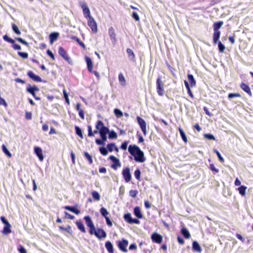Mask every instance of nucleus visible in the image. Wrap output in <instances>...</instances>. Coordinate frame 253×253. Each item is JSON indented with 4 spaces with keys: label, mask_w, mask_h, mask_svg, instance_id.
I'll list each match as a JSON object with an SVG mask.
<instances>
[{
    "label": "nucleus",
    "mask_w": 253,
    "mask_h": 253,
    "mask_svg": "<svg viewBox=\"0 0 253 253\" xmlns=\"http://www.w3.org/2000/svg\"><path fill=\"white\" fill-rule=\"evenodd\" d=\"M223 24L222 21H219L214 23L213 25V31H219V29L221 27Z\"/></svg>",
    "instance_id": "473e14b6"
},
{
    "label": "nucleus",
    "mask_w": 253,
    "mask_h": 253,
    "mask_svg": "<svg viewBox=\"0 0 253 253\" xmlns=\"http://www.w3.org/2000/svg\"><path fill=\"white\" fill-rule=\"evenodd\" d=\"M47 54L53 60L55 59V57L53 53L49 49H47L46 51Z\"/></svg>",
    "instance_id": "69168bd1"
},
{
    "label": "nucleus",
    "mask_w": 253,
    "mask_h": 253,
    "mask_svg": "<svg viewBox=\"0 0 253 253\" xmlns=\"http://www.w3.org/2000/svg\"><path fill=\"white\" fill-rule=\"evenodd\" d=\"M128 142L127 141L123 142L120 146V148L122 150H126L127 148Z\"/></svg>",
    "instance_id": "bf43d9fd"
},
{
    "label": "nucleus",
    "mask_w": 253,
    "mask_h": 253,
    "mask_svg": "<svg viewBox=\"0 0 253 253\" xmlns=\"http://www.w3.org/2000/svg\"><path fill=\"white\" fill-rule=\"evenodd\" d=\"M95 128L99 130L100 139L105 143L107 139V134L109 131V128L105 126L103 123L100 120H98L96 122Z\"/></svg>",
    "instance_id": "7ed1b4c3"
},
{
    "label": "nucleus",
    "mask_w": 253,
    "mask_h": 253,
    "mask_svg": "<svg viewBox=\"0 0 253 253\" xmlns=\"http://www.w3.org/2000/svg\"><path fill=\"white\" fill-rule=\"evenodd\" d=\"M136 120L137 121V123L138 124L142 132L143 133L144 135H146L147 131H146V123L144 119L141 118L139 116H137L136 117Z\"/></svg>",
    "instance_id": "9d476101"
},
{
    "label": "nucleus",
    "mask_w": 253,
    "mask_h": 253,
    "mask_svg": "<svg viewBox=\"0 0 253 253\" xmlns=\"http://www.w3.org/2000/svg\"><path fill=\"white\" fill-rule=\"evenodd\" d=\"M107 134H108V138L109 139H114L117 138V134L114 130H110L109 129Z\"/></svg>",
    "instance_id": "72a5a7b5"
},
{
    "label": "nucleus",
    "mask_w": 253,
    "mask_h": 253,
    "mask_svg": "<svg viewBox=\"0 0 253 253\" xmlns=\"http://www.w3.org/2000/svg\"><path fill=\"white\" fill-rule=\"evenodd\" d=\"M79 3L80 6L82 8L84 16L86 18H89V17H92L90 15V10L86 3L84 1H80Z\"/></svg>",
    "instance_id": "39448f33"
},
{
    "label": "nucleus",
    "mask_w": 253,
    "mask_h": 253,
    "mask_svg": "<svg viewBox=\"0 0 253 253\" xmlns=\"http://www.w3.org/2000/svg\"><path fill=\"white\" fill-rule=\"evenodd\" d=\"M18 55H19L20 57H21L23 59H26L28 57V53L27 52H25L19 51V52H18Z\"/></svg>",
    "instance_id": "6e6d98bb"
},
{
    "label": "nucleus",
    "mask_w": 253,
    "mask_h": 253,
    "mask_svg": "<svg viewBox=\"0 0 253 253\" xmlns=\"http://www.w3.org/2000/svg\"><path fill=\"white\" fill-rule=\"evenodd\" d=\"M204 138L210 140H215V138L214 135L211 133H205L204 134Z\"/></svg>",
    "instance_id": "c03bdc74"
},
{
    "label": "nucleus",
    "mask_w": 253,
    "mask_h": 253,
    "mask_svg": "<svg viewBox=\"0 0 253 253\" xmlns=\"http://www.w3.org/2000/svg\"><path fill=\"white\" fill-rule=\"evenodd\" d=\"M60 230H64L71 234L72 232L71 230V226L70 225H68L66 227H64L63 226H60L59 227Z\"/></svg>",
    "instance_id": "603ef678"
},
{
    "label": "nucleus",
    "mask_w": 253,
    "mask_h": 253,
    "mask_svg": "<svg viewBox=\"0 0 253 253\" xmlns=\"http://www.w3.org/2000/svg\"><path fill=\"white\" fill-rule=\"evenodd\" d=\"M115 143L113 142L108 144L107 145V148L108 152H112L114 150V147H115Z\"/></svg>",
    "instance_id": "49530a36"
},
{
    "label": "nucleus",
    "mask_w": 253,
    "mask_h": 253,
    "mask_svg": "<svg viewBox=\"0 0 253 253\" xmlns=\"http://www.w3.org/2000/svg\"><path fill=\"white\" fill-rule=\"evenodd\" d=\"M138 193V191L136 190H131L129 192V196L132 198H135Z\"/></svg>",
    "instance_id": "4d7b16f0"
},
{
    "label": "nucleus",
    "mask_w": 253,
    "mask_h": 253,
    "mask_svg": "<svg viewBox=\"0 0 253 253\" xmlns=\"http://www.w3.org/2000/svg\"><path fill=\"white\" fill-rule=\"evenodd\" d=\"M92 198L95 201H99L100 199V196L97 191H93L91 192Z\"/></svg>",
    "instance_id": "c9c22d12"
},
{
    "label": "nucleus",
    "mask_w": 253,
    "mask_h": 253,
    "mask_svg": "<svg viewBox=\"0 0 253 253\" xmlns=\"http://www.w3.org/2000/svg\"><path fill=\"white\" fill-rule=\"evenodd\" d=\"M0 220L1 222L4 225L2 231V233L4 235H6L10 233L11 232V226L9 223L8 221L3 216L0 217Z\"/></svg>",
    "instance_id": "20e7f679"
},
{
    "label": "nucleus",
    "mask_w": 253,
    "mask_h": 253,
    "mask_svg": "<svg viewBox=\"0 0 253 253\" xmlns=\"http://www.w3.org/2000/svg\"><path fill=\"white\" fill-rule=\"evenodd\" d=\"M181 233L185 239H189L190 238V234L188 230L185 227L182 228Z\"/></svg>",
    "instance_id": "c85d7f7f"
},
{
    "label": "nucleus",
    "mask_w": 253,
    "mask_h": 253,
    "mask_svg": "<svg viewBox=\"0 0 253 253\" xmlns=\"http://www.w3.org/2000/svg\"><path fill=\"white\" fill-rule=\"evenodd\" d=\"M123 217L124 220L129 224H139L140 223V221L137 218H132L129 212L124 214Z\"/></svg>",
    "instance_id": "423d86ee"
},
{
    "label": "nucleus",
    "mask_w": 253,
    "mask_h": 253,
    "mask_svg": "<svg viewBox=\"0 0 253 253\" xmlns=\"http://www.w3.org/2000/svg\"><path fill=\"white\" fill-rule=\"evenodd\" d=\"M132 17L134 20H135L136 21H139V19H140L139 16L138 15V14L135 11L132 12Z\"/></svg>",
    "instance_id": "13d9d810"
},
{
    "label": "nucleus",
    "mask_w": 253,
    "mask_h": 253,
    "mask_svg": "<svg viewBox=\"0 0 253 253\" xmlns=\"http://www.w3.org/2000/svg\"><path fill=\"white\" fill-rule=\"evenodd\" d=\"M128 151L129 154L134 157V160L136 162L143 163L146 159L144 152L137 145H130L128 147Z\"/></svg>",
    "instance_id": "f03ea898"
},
{
    "label": "nucleus",
    "mask_w": 253,
    "mask_h": 253,
    "mask_svg": "<svg viewBox=\"0 0 253 253\" xmlns=\"http://www.w3.org/2000/svg\"><path fill=\"white\" fill-rule=\"evenodd\" d=\"M34 152L38 157L40 161H42L43 160V156L42 154V151L41 148L39 147H35L34 148Z\"/></svg>",
    "instance_id": "a211bd4d"
},
{
    "label": "nucleus",
    "mask_w": 253,
    "mask_h": 253,
    "mask_svg": "<svg viewBox=\"0 0 253 253\" xmlns=\"http://www.w3.org/2000/svg\"><path fill=\"white\" fill-rule=\"evenodd\" d=\"M178 130L179 131V133H180V136H181L182 140L184 142H187V137H186V135L184 130H183V129L181 127H179Z\"/></svg>",
    "instance_id": "f704fd0d"
},
{
    "label": "nucleus",
    "mask_w": 253,
    "mask_h": 253,
    "mask_svg": "<svg viewBox=\"0 0 253 253\" xmlns=\"http://www.w3.org/2000/svg\"><path fill=\"white\" fill-rule=\"evenodd\" d=\"M95 143L98 145L104 146L105 143L103 142L101 139L97 138L95 139Z\"/></svg>",
    "instance_id": "e2e57ef3"
},
{
    "label": "nucleus",
    "mask_w": 253,
    "mask_h": 253,
    "mask_svg": "<svg viewBox=\"0 0 253 253\" xmlns=\"http://www.w3.org/2000/svg\"><path fill=\"white\" fill-rule=\"evenodd\" d=\"M64 213L65 214V217L66 218H67L70 219H74V218H75L74 215L70 214V213H69L67 211H65Z\"/></svg>",
    "instance_id": "338daca9"
},
{
    "label": "nucleus",
    "mask_w": 253,
    "mask_h": 253,
    "mask_svg": "<svg viewBox=\"0 0 253 253\" xmlns=\"http://www.w3.org/2000/svg\"><path fill=\"white\" fill-rule=\"evenodd\" d=\"M241 95L238 93H230L228 94V98L230 99L235 97H240Z\"/></svg>",
    "instance_id": "3c124183"
},
{
    "label": "nucleus",
    "mask_w": 253,
    "mask_h": 253,
    "mask_svg": "<svg viewBox=\"0 0 253 253\" xmlns=\"http://www.w3.org/2000/svg\"><path fill=\"white\" fill-rule=\"evenodd\" d=\"M27 76L31 79H32V80H33L35 82H42V80L41 79V78L40 76L35 74L34 73V72L32 71H29L27 72Z\"/></svg>",
    "instance_id": "dca6fc26"
},
{
    "label": "nucleus",
    "mask_w": 253,
    "mask_h": 253,
    "mask_svg": "<svg viewBox=\"0 0 253 253\" xmlns=\"http://www.w3.org/2000/svg\"><path fill=\"white\" fill-rule=\"evenodd\" d=\"M209 168L212 171H214L215 172H218V171H219L218 169H216L215 167V166H214L213 164H211L210 165Z\"/></svg>",
    "instance_id": "680f3d73"
},
{
    "label": "nucleus",
    "mask_w": 253,
    "mask_h": 253,
    "mask_svg": "<svg viewBox=\"0 0 253 253\" xmlns=\"http://www.w3.org/2000/svg\"><path fill=\"white\" fill-rule=\"evenodd\" d=\"M122 175L126 182H128L130 181L131 175L130 172V169L128 167H126L123 169Z\"/></svg>",
    "instance_id": "ddd939ff"
},
{
    "label": "nucleus",
    "mask_w": 253,
    "mask_h": 253,
    "mask_svg": "<svg viewBox=\"0 0 253 253\" xmlns=\"http://www.w3.org/2000/svg\"><path fill=\"white\" fill-rule=\"evenodd\" d=\"M86 226L89 228V233L90 235H94L98 239L101 240L107 236L106 232L102 228L96 229L95 226L89 215L85 216L84 218Z\"/></svg>",
    "instance_id": "f257e3e1"
},
{
    "label": "nucleus",
    "mask_w": 253,
    "mask_h": 253,
    "mask_svg": "<svg viewBox=\"0 0 253 253\" xmlns=\"http://www.w3.org/2000/svg\"><path fill=\"white\" fill-rule=\"evenodd\" d=\"M157 91L159 95L163 96L164 93L163 83L160 77H159L156 81Z\"/></svg>",
    "instance_id": "0eeeda50"
},
{
    "label": "nucleus",
    "mask_w": 253,
    "mask_h": 253,
    "mask_svg": "<svg viewBox=\"0 0 253 253\" xmlns=\"http://www.w3.org/2000/svg\"><path fill=\"white\" fill-rule=\"evenodd\" d=\"M151 238L153 242L157 244L161 243L163 240L162 236L156 232H154L151 235Z\"/></svg>",
    "instance_id": "2eb2a0df"
},
{
    "label": "nucleus",
    "mask_w": 253,
    "mask_h": 253,
    "mask_svg": "<svg viewBox=\"0 0 253 253\" xmlns=\"http://www.w3.org/2000/svg\"><path fill=\"white\" fill-rule=\"evenodd\" d=\"M32 114L31 112H26L25 114V118L30 120L32 119Z\"/></svg>",
    "instance_id": "774afa93"
},
{
    "label": "nucleus",
    "mask_w": 253,
    "mask_h": 253,
    "mask_svg": "<svg viewBox=\"0 0 253 253\" xmlns=\"http://www.w3.org/2000/svg\"><path fill=\"white\" fill-rule=\"evenodd\" d=\"M100 212L102 216H103L104 218L107 217V215L109 214L108 211L104 207L101 208L100 209Z\"/></svg>",
    "instance_id": "79ce46f5"
},
{
    "label": "nucleus",
    "mask_w": 253,
    "mask_h": 253,
    "mask_svg": "<svg viewBox=\"0 0 253 253\" xmlns=\"http://www.w3.org/2000/svg\"><path fill=\"white\" fill-rule=\"evenodd\" d=\"M72 39L75 40L80 46H81L84 48H85V44L82 42H81L80 39L78 38L77 37L74 36L73 37Z\"/></svg>",
    "instance_id": "09e8293b"
},
{
    "label": "nucleus",
    "mask_w": 253,
    "mask_h": 253,
    "mask_svg": "<svg viewBox=\"0 0 253 253\" xmlns=\"http://www.w3.org/2000/svg\"><path fill=\"white\" fill-rule=\"evenodd\" d=\"M64 208L77 215L81 213L80 211L77 209V205L74 206H65Z\"/></svg>",
    "instance_id": "f3484780"
},
{
    "label": "nucleus",
    "mask_w": 253,
    "mask_h": 253,
    "mask_svg": "<svg viewBox=\"0 0 253 253\" xmlns=\"http://www.w3.org/2000/svg\"><path fill=\"white\" fill-rule=\"evenodd\" d=\"M109 35L112 42L116 41L115 32L113 27H110L109 29Z\"/></svg>",
    "instance_id": "a878e982"
},
{
    "label": "nucleus",
    "mask_w": 253,
    "mask_h": 253,
    "mask_svg": "<svg viewBox=\"0 0 253 253\" xmlns=\"http://www.w3.org/2000/svg\"><path fill=\"white\" fill-rule=\"evenodd\" d=\"M75 129L76 131V133L77 135H78L81 138H83V135L82 129L78 126H75Z\"/></svg>",
    "instance_id": "58836bf2"
},
{
    "label": "nucleus",
    "mask_w": 253,
    "mask_h": 253,
    "mask_svg": "<svg viewBox=\"0 0 253 253\" xmlns=\"http://www.w3.org/2000/svg\"><path fill=\"white\" fill-rule=\"evenodd\" d=\"M109 159L113 163L111 167L114 169H117L118 167H120L121 166V164L120 162L119 159L117 158L116 157L113 155H111L109 157Z\"/></svg>",
    "instance_id": "f8f14e48"
},
{
    "label": "nucleus",
    "mask_w": 253,
    "mask_h": 253,
    "mask_svg": "<svg viewBox=\"0 0 253 253\" xmlns=\"http://www.w3.org/2000/svg\"><path fill=\"white\" fill-rule=\"evenodd\" d=\"M187 78L188 81L190 84L191 87H192L195 86L196 85V82L194 78V76L192 74H188L187 75Z\"/></svg>",
    "instance_id": "7c9ffc66"
},
{
    "label": "nucleus",
    "mask_w": 253,
    "mask_h": 253,
    "mask_svg": "<svg viewBox=\"0 0 253 253\" xmlns=\"http://www.w3.org/2000/svg\"><path fill=\"white\" fill-rule=\"evenodd\" d=\"M59 36V34L58 32H55L51 33L49 35L50 43L52 44L55 41H56Z\"/></svg>",
    "instance_id": "aec40b11"
},
{
    "label": "nucleus",
    "mask_w": 253,
    "mask_h": 253,
    "mask_svg": "<svg viewBox=\"0 0 253 253\" xmlns=\"http://www.w3.org/2000/svg\"><path fill=\"white\" fill-rule=\"evenodd\" d=\"M88 19V26L90 28L93 33H96L97 32V26L96 22L92 17H90Z\"/></svg>",
    "instance_id": "4468645a"
},
{
    "label": "nucleus",
    "mask_w": 253,
    "mask_h": 253,
    "mask_svg": "<svg viewBox=\"0 0 253 253\" xmlns=\"http://www.w3.org/2000/svg\"><path fill=\"white\" fill-rule=\"evenodd\" d=\"M247 189V187L244 185H241L238 188V191L239 193L242 196H245L246 194V190Z\"/></svg>",
    "instance_id": "ea45409f"
},
{
    "label": "nucleus",
    "mask_w": 253,
    "mask_h": 253,
    "mask_svg": "<svg viewBox=\"0 0 253 253\" xmlns=\"http://www.w3.org/2000/svg\"><path fill=\"white\" fill-rule=\"evenodd\" d=\"M58 53L69 64L72 65L73 64V61L71 59L70 57L69 56L68 53L66 51V50L62 47H59L58 49Z\"/></svg>",
    "instance_id": "6e6552de"
},
{
    "label": "nucleus",
    "mask_w": 253,
    "mask_h": 253,
    "mask_svg": "<svg viewBox=\"0 0 253 253\" xmlns=\"http://www.w3.org/2000/svg\"><path fill=\"white\" fill-rule=\"evenodd\" d=\"M192 250L194 252L200 253L202 251V248L200 246L198 242L196 241H194L192 243Z\"/></svg>",
    "instance_id": "412c9836"
},
{
    "label": "nucleus",
    "mask_w": 253,
    "mask_h": 253,
    "mask_svg": "<svg viewBox=\"0 0 253 253\" xmlns=\"http://www.w3.org/2000/svg\"><path fill=\"white\" fill-rule=\"evenodd\" d=\"M217 43L218 44L219 51L222 53L223 52L225 48L224 45L220 41L217 42Z\"/></svg>",
    "instance_id": "de8ad7c7"
},
{
    "label": "nucleus",
    "mask_w": 253,
    "mask_h": 253,
    "mask_svg": "<svg viewBox=\"0 0 253 253\" xmlns=\"http://www.w3.org/2000/svg\"><path fill=\"white\" fill-rule=\"evenodd\" d=\"M118 79L121 85L123 86H125L126 85V81L123 73H120L119 74Z\"/></svg>",
    "instance_id": "2f4dec72"
},
{
    "label": "nucleus",
    "mask_w": 253,
    "mask_h": 253,
    "mask_svg": "<svg viewBox=\"0 0 253 253\" xmlns=\"http://www.w3.org/2000/svg\"><path fill=\"white\" fill-rule=\"evenodd\" d=\"M220 32L219 31H214L213 34V42L214 44H216L218 42V40L220 38Z\"/></svg>",
    "instance_id": "393cba45"
},
{
    "label": "nucleus",
    "mask_w": 253,
    "mask_h": 253,
    "mask_svg": "<svg viewBox=\"0 0 253 253\" xmlns=\"http://www.w3.org/2000/svg\"><path fill=\"white\" fill-rule=\"evenodd\" d=\"M12 31L16 34L18 35H21V31L19 30L18 27L15 24H12Z\"/></svg>",
    "instance_id": "a18cd8bd"
},
{
    "label": "nucleus",
    "mask_w": 253,
    "mask_h": 253,
    "mask_svg": "<svg viewBox=\"0 0 253 253\" xmlns=\"http://www.w3.org/2000/svg\"><path fill=\"white\" fill-rule=\"evenodd\" d=\"M1 148L3 152L5 154V155H6L8 157H11V154L7 149V147L5 145L2 144L1 146Z\"/></svg>",
    "instance_id": "e433bc0d"
},
{
    "label": "nucleus",
    "mask_w": 253,
    "mask_h": 253,
    "mask_svg": "<svg viewBox=\"0 0 253 253\" xmlns=\"http://www.w3.org/2000/svg\"><path fill=\"white\" fill-rule=\"evenodd\" d=\"M133 213L138 219H142L143 217V215L141 211L140 208L138 206L134 208Z\"/></svg>",
    "instance_id": "6ab92c4d"
},
{
    "label": "nucleus",
    "mask_w": 253,
    "mask_h": 253,
    "mask_svg": "<svg viewBox=\"0 0 253 253\" xmlns=\"http://www.w3.org/2000/svg\"><path fill=\"white\" fill-rule=\"evenodd\" d=\"M63 96L65 100V102L69 105L70 104V101L68 97V94L65 89H64L63 91Z\"/></svg>",
    "instance_id": "5fc2aeb1"
},
{
    "label": "nucleus",
    "mask_w": 253,
    "mask_h": 253,
    "mask_svg": "<svg viewBox=\"0 0 253 253\" xmlns=\"http://www.w3.org/2000/svg\"><path fill=\"white\" fill-rule=\"evenodd\" d=\"M134 176L137 180H139L140 179L141 171L139 169H137L134 173Z\"/></svg>",
    "instance_id": "8fccbe9b"
},
{
    "label": "nucleus",
    "mask_w": 253,
    "mask_h": 253,
    "mask_svg": "<svg viewBox=\"0 0 253 253\" xmlns=\"http://www.w3.org/2000/svg\"><path fill=\"white\" fill-rule=\"evenodd\" d=\"M105 247L106 250H107V251L109 253H114L113 246L110 241H106L105 244Z\"/></svg>",
    "instance_id": "b1692460"
},
{
    "label": "nucleus",
    "mask_w": 253,
    "mask_h": 253,
    "mask_svg": "<svg viewBox=\"0 0 253 253\" xmlns=\"http://www.w3.org/2000/svg\"><path fill=\"white\" fill-rule=\"evenodd\" d=\"M85 60L87 65V68L88 70L90 72H92V62L91 58L87 56H85Z\"/></svg>",
    "instance_id": "5701e85b"
},
{
    "label": "nucleus",
    "mask_w": 253,
    "mask_h": 253,
    "mask_svg": "<svg viewBox=\"0 0 253 253\" xmlns=\"http://www.w3.org/2000/svg\"><path fill=\"white\" fill-rule=\"evenodd\" d=\"M213 152L216 154L219 161L220 162H224V159L221 156L220 153H219V152L218 151H217V150L216 149H214L213 150Z\"/></svg>",
    "instance_id": "864d4df0"
},
{
    "label": "nucleus",
    "mask_w": 253,
    "mask_h": 253,
    "mask_svg": "<svg viewBox=\"0 0 253 253\" xmlns=\"http://www.w3.org/2000/svg\"><path fill=\"white\" fill-rule=\"evenodd\" d=\"M126 51L128 55V59L131 61H134L135 56L133 51L130 48H127Z\"/></svg>",
    "instance_id": "bb28decb"
},
{
    "label": "nucleus",
    "mask_w": 253,
    "mask_h": 253,
    "mask_svg": "<svg viewBox=\"0 0 253 253\" xmlns=\"http://www.w3.org/2000/svg\"><path fill=\"white\" fill-rule=\"evenodd\" d=\"M26 90L28 93H34L36 91H39V88L36 85L32 86L29 84L26 88Z\"/></svg>",
    "instance_id": "c756f323"
},
{
    "label": "nucleus",
    "mask_w": 253,
    "mask_h": 253,
    "mask_svg": "<svg viewBox=\"0 0 253 253\" xmlns=\"http://www.w3.org/2000/svg\"><path fill=\"white\" fill-rule=\"evenodd\" d=\"M3 40L12 44V46L14 50H20L21 49V46L17 43H15V41L9 38L7 35H4L2 37Z\"/></svg>",
    "instance_id": "1a4fd4ad"
},
{
    "label": "nucleus",
    "mask_w": 253,
    "mask_h": 253,
    "mask_svg": "<svg viewBox=\"0 0 253 253\" xmlns=\"http://www.w3.org/2000/svg\"><path fill=\"white\" fill-rule=\"evenodd\" d=\"M76 224L78 228L83 233H85L86 230L84 224L81 220H77L76 221Z\"/></svg>",
    "instance_id": "cd10ccee"
},
{
    "label": "nucleus",
    "mask_w": 253,
    "mask_h": 253,
    "mask_svg": "<svg viewBox=\"0 0 253 253\" xmlns=\"http://www.w3.org/2000/svg\"><path fill=\"white\" fill-rule=\"evenodd\" d=\"M128 244V242L127 240L125 239H122L121 241H119L118 242V247L119 249L122 252L126 253L127 252V250L126 249V247Z\"/></svg>",
    "instance_id": "9b49d317"
},
{
    "label": "nucleus",
    "mask_w": 253,
    "mask_h": 253,
    "mask_svg": "<svg viewBox=\"0 0 253 253\" xmlns=\"http://www.w3.org/2000/svg\"><path fill=\"white\" fill-rule=\"evenodd\" d=\"M99 151L103 156H106L108 153L107 147L105 148L104 146L99 147Z\"/></svg>",
    "instance_id": "a19ab883"
},
{
    "label": "nucleus",
    "mask_w": 253,
    "mask_h": 253,
    "mask_svg": "<svg viewBox=\"0 0 253 253\" xmlns=\"http://www.w3.org/2000/svg\"><path fill=\"white\" fill-rule=\"evenodd\" d=\"M84 155L85 158L88 161L89 164H92L93 163L92 156L87 152H84Z\"/></svg>",
    "instance_id": "4c0bfd02"
},
{
    "label": "nucleus",
    "mask_w": 253,
    "mask_h": 253,
    "mask_svg": "<svg viewBox=\"0 0 253 253\" xmlns=\"http://www.w3.org/2000/svg\"><path fill=\"white\" fill-rule=\"evenodd\" d=\"M18 251L20 253H27V251L25 248L22 246L19 245L18 248Z\"/></svg>",
    "instance_id": "052dcab7"
},
{
    "label": "nucleus",
    "mask_w": 253,
    "mask_h": 253,
    "mask_svg": "<svg viewBox=\"0 0 253 253\" xmlns=\"http://www.w3.org/2000/svg\"><path fill=\"white\" fill-rule=\"evenodd\" d=\"M240 87L245 92L248 93L250 97L252 96V93L251 92L250 87L248 84L245 83H242L240 84Z\"/></svg>",
    "instance_id": "4be33fe9"
},
{
    "label": "nucleus",
    "mask_w": 253,
    "mask_h": 253,
    "mask_svg": "<svg viewBox=\"0 0 253 253\" xmlns=\"http://www.w3.org/2000/svg\"><path fill=\"white\" fill-rule=\"evenodd\" d=\"M114 113L117 118H121L123 115L122 111L118 108L114 109Z\"/></svg>",
    "instance_id": "37998d69"
},
{
    "label": "nucleus",
    "mask_w": 253,
    "mask_h": 253,
    "mask_svg": "<svg viewBox=\"0 0 253 253\" xmlns=\"http://www.w3.org/2000/svg\"><path fill=\"white\" fill-rule=\"evenodd\" d=\"M87 130H88V136L89 137L93 136V133L92 130V127L90 126H88Z\"/></svg>",
    "instance_id": "0e129e2a"
}]
</instances>
